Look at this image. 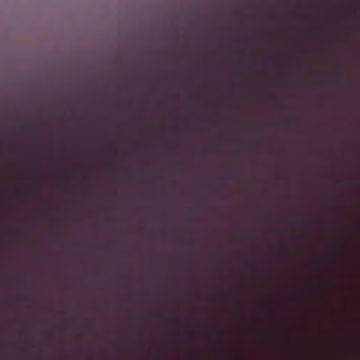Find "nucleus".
<instances>
[{"mask_svg": "<svg viewBox=\"0 0 360 360\" xmlns=\"http://www.w3.org/2000/svg\"><path fill=\"white\" fill-rule=\"evenodd\" d=\"M311 222H312L313 225H316V226L319 225L320 224L319 221L317 220H314Z\"/></svg>", "mask_w": 360, "mask_h": 360, "instance_id": "nucleus-1", "label": "nucleus"}]
</instances>
